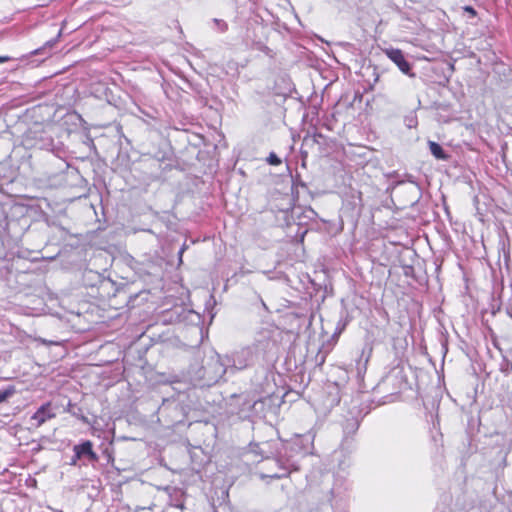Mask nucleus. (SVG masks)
Here are the masks:
<instances>
[{
    "label": "nucleus",
    "instance_id": "f257e3e1",
    "mask_svg": "<svg viewBox=\"0 0 512 512\" xmlns=\"http://www.w3.org/2000/svg\"><path fill=\"white\" fill-rule=\"evenodd\" d=\"M413 251L407 246H395V256L388 259L390 262L389 279L400 287L410 284L414 268L410 263Z\"/></svg>",
    "mask_w": 512,
    "mask_h": 512
},
{
    "label": "nucleus",
    "instance_id": "9d476101",
    "mask_svg": "<svg viewBox=\"0 0 512 512\" xmlns=\"http://www.w3.org/2000/svg\"><path fill=\"white\" fill-rule=\"evenodd\" d=\"M501 371L506 374H509L512 371V363L510 361L505 360L501 364Z\"/></svg>",
    "mask_w": 512,
    "mask_h": 512
},
{
    "label": "nucleus",
    "instance_id": "39448f33",
    "mask_svg": "<svg viewBox=\"0 0 512 512\" xmlns=\"http://www.w3.org/2000/svg\"><path fill=\"white\" fill-rule=\"evenodd\" d=\"M56 414L53 411L51 402H46L41 405L37 411L32 415L31 419L35 421V427H40L47 420L54 418Z\"/></svg>",
    "mask_w": 512,
    "mask_h": 512
},
{
    "label": "nucleus",
    "instance_id": "6e6552de",
    "mask_svg": "<svg viewBox=\"0 0 512 512\" xmlns=\"http://www.w3.org/2000/svg\"><path fill=\"white\" fill-rule=\"evenodd\" d=\"M428 144H429L430 152L435 158L440 159V160L447 159L448 156L440 144H438L434 141H429Z\"/></svg>",
    "mask_w": 512,
    "mask_h": 512
},
{
    "label": "nucleus",
    "instance_id": "f8f14e48",
    "mask_svg": "<svg viewBox=\"0 0 512 512\" xmlns=\"http://www.w3.org/2000/svg\"><path fill=\"white\" fill-rule=\"evenodd\" d=\"M466 10L471 13H475L474 9L472 7H466Z\"/></svg>",
    "mask_w": 512,
    "mask_h": 512
},
{
    "label": "nucleus",
    "instance_id": "9b49d317",
    "mask_svg": "<svg viewBox=\"0 0 512 512\" xmlns=\"http://www.w3.org/2000/svg\"><path fill=\"white\" fill-rule=\"evenodd\" d=\"M13 390L0 391V403L6 401V399L12 395Z\"/></svg>",
    "mask_w": 512,
    "mask_h": 512
},
{
    "label": "nucleus",
    "instance_id": "ddd939ff",
    "mask_svg": "<svg viewBox=\"0 0 512 512\" xmlns=\"http://www.w3.org/2000/svg\"><path fill=\"white\" fill-rule=\"evenodd\" d=\"M8 60V57H0V63H3Z\"/></svg>",
    "mask_w": 512,
    "mask_h": 512
},
{
    "label": "nucleus",
    "instance_id": "423d86ee",
    "mask_svg": "<svg viewBox=\"0 0 512 512\" xmlns=\"http://www.w3.org/2000/svg\"><path fill=\"white\" fill-rule=\"evenodd\" d=\"M74 458L72 460V464H76V462L82 456H88L91 461H96L98 459L97 454L93 451V444L91 441L87 440L79 445L74 446Z\"/></svg>",
    "mask_w": 512,
    "mask_h": 512
},
{
    "label": "nucleus",
    "instance_id": "f03ea898",
    "mask_svg": "<svg viewBox=\"0 0 512 512\" xmlns=\"http://www.w3.org/2000/svg\"><path fill=\"white\" fill-rule=\"evenodd\" d=\"M408 240V234L403 225L397 227H386V241L389 242L390 247L386 245V255L388 259L395 256V246H406L405 241Z\"/></svg>",
    "mask_w": 512,
    "mask_h": 512
},
{
    "label": "nucleus",
    "instance_id": "0eeeda50",
    "mask_svg": "<svg viewBox=\"0 0 512 512\" xmlns=\"http://www.w3.org/2000/svg\"><path fill=\"white\" fill-rule=\"evenodd\" d=\"M406 191L412 194V198L409 201V205H414L419 199V188L413 184L400 183L399 185L392 188L391 196H397L399 193Z\"/></svg>",
    "mask_w": 512,
    "mask_h": 512
},
{
    "label": "nucleus",
    "instance_id": "7ed1b4c3",
    "mask_svg": "<svg viewBox=\"0 0 512 512\" xmlns=\"http://www.w3.org/2000/svg\"><path fill=\"white\" fill-rule=\"evenodd\" d=\"M386 57H388L403 74L409 77H415V73L412 71V65L407 60L403 51L396 48H386Z\"/></svg>",
    "mask_w": 512,
    "mask_h": 512
},
{
    "label": "nucleus",
    "instance_id": "20e7f679",
    "mask_svg": "<svg viewBox=\"0 0 512 512\" xmlns=\"http://www.w3.org/2000/svg\"><path fill=\"white\" fill-rule=\"evenodd\" d=\"M390 380H393L395 391L386 395V402L394 401L396 399V395L399 394L403 389L407 386V381L405 376L403 375L402 368L396 367L392 369L387 376Z\"/></svg>",
    "mask_w": 512,
    "mask_h": 512
},
{
    "label": "nucleus",
    "instance_id": "1a4fd4ad",
    "mask_svg": "<svg viewBox=\"0 0 512 512\" xmlns=\"http://www.w3.org/2000/svg\"><path fill=\"white\" fill-rule=\"evenodd\" d=\"M267 162L273 166H279L282 163L281 159L273 152L267 157Z\"/></svg>",
    "mask_w": 512,
    "mask_h": 512
}]
</instances>
